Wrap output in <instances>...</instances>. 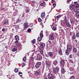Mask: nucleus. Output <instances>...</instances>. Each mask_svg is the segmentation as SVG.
Returning <instances> with one entry per match:
<instances>
[{"mask_svg":"<svg viewBox=\"0 0 79 79\" xmlns=\"http://www.w3.org/2000/svg\"><path fill=\"white\" fill-rule=\"evenodd\" d=\"M60 22L61 23L60 24L62 26H64V25L65 26L68 28V29L71 28V24H69V23L68 22V21L64 22V21H63V20H60Z\"/></svg>","mask_w":79,"mask_h":79,"instance_id":"f257e3e1","label":"nucleus"},{"mask_svg":"<svg viewBox=\"0 0 79 79\" xmlns=\"http://www.w3.org/2000/svg\"><path fill=\"white\" fill-rule=\"evenodd\" d=\"M48 55H46V56L47 57H49L50 56L51 58H55V54H53L52 52H49L48 53Z\"/></svg>","mask_w":79,"mask_h":79,"instance_id":"f03ea898","label":"nucleus"},{"mask_svg":"<svg viewBox=\"0 0 79 79\" xmlns=\"http://www.w3.org/2000/svg\"><path fill=\"white\" fill-rule=\"evenodd\" d=\"M69 35L70 36H72V40L74 41L76 39V34L74 31L73 32H70L69 33Z\"/></svg>","mask_w":79,"mask_h":79,"instance_id":"7ed1b4c3","label":"nucleus"},{"mask_svg":"<svg viewBox=\"0 0 79 79\" xmlns=\"http://www.w3.org/2000/svg\"><path fill=\"white\" fill-rule=\"evenodd\" d=\"M42 64L41 62H38L36 63V64L35 66V69H39Z\"/></svg>","mask_w":79,"mask_h":79,"instance_id":"20e7f679","label":"nucleus"},{"mask_svg":"<svg viewBox=\"0 0 79 79\" xmlns=\"http://www.w3.org/2000/svg\"><path fill=\"white\" fill-rule=\"evenodd\" d=\"M54 39L55 35H54V34L52 33H51L49 35V39L50 40H53Z\"/></svg>","mask_w":79,"mask_h":79,"instance_id":"39448f33","label":"nucleus"},{"mask_svg":"<svg viewBox=\"0 0 79 79\" xmlns=\"http://www.w3.org/2000/svg\"><path fill=\"white\" fill-rule=\"evenodd\" d=\"M48 77L49 79H55V77L53 75V74L49 73L48 75Z\"/></svg>","mask_w":79,"mask_h":79,"instance_id":"423d86ee","label":"nucleus"},{"mask_svg":"<svg viewBox=\"0 0 79 79\" xmlns=\"http://www.w3.org/2000/svg\"><path fill=\"white\" fill-rule=\"evenodd\" d=\"M60 64L63 68L64 66V60L61 59L60 61Z\"/></svg>","mask_w":79,"mask_h":79,"instance_id":"0eeeda50","label":"nucleus"},{"mask_svg":"<svg viewBox=\"0 0 79 79\" xmlns=\"http://www.w3.org/2000/svg\"><path fill=\"white\" fill-rule=\"evenodd\" d=\"M72 46L71 45H68L67 46V49L68 50L69 52H71V50H72Z\"/></svg>","mask_w":79,"mask_h":79,"instance_id":"6e6552de","label":"nucleus"},{"mask_svg":"<svg viewBox=\"0 0 79 79\" xmlns=\"http://www.w3.org/2000/svg\"><path fill=\"white\" fill-rule=\"evenodd\" d=\"M62 17L63 18V20H62V21L65 22V21L66 20V15L65 14L62 15Z\"/></svg>","mask_w":79,"mask_h":79,"instance_id":"1a4fd4ad","label":"nucleus"},{"mask_svg":"<svg viewBox=\"0 0 79 79\" xmlns=\"http://www.w3.org/2000/svg\"><path fill=\"white\" fill-rule=\"evenodd\" d=\"M42 59V56L41 55L39 54L38 55V61H40Z\"/></svg>","mask_w":79,"mask_h":79,"instance_id":"9d476101","label":"nucleus"},{"mask_svg":"<svg viewBox=\"0 0 79 79\" xmlns=\"http://www.w3.org/2000/svg\"><path fill=\"white\" fill-rule=\"evenodd\" d=\"M62 16V15H60L55 17V21H58L60 18H61Z\"/></svg>","mask_w":79,"mask_h":79,"instance_id":"9b49d317","label":"nucleus"},{"mask_svg":"<svg viewBox=\"0 0 79 79\" xmlns=\"http://www.w3.org/2000/svg\"><path fill=\"white\" fill-rule=\"evenodd\" d=\"M45 64H46L45 65L47 67H48L50 66V65L49 63V62H48V61H47V60H46L45 61Z\"/></svg>","mask_w":79,"mask_h":79,"instance_id":"f8f14e48","label":"nucleus"},{"mask_svg":"<svg viewBox=\"0 0 79 79\" xmlns=\"http://www.w3.org/2000/svg\"><path fill=\"white\" fill-rule=\"evenodd\" d=\"M17 46V47L18 48H19L20 50H21L22 49V47H21V44H16Z\"/></svg>","mask_w":79,"mask_h":79,"instance_id":"ddd939ff","label":"nucleus"},{"mask_svg":"<svg viewBox=\"0 0 79 79\" xmlns=\"http://www.w3.org/2000/svg\"><path fill=\"white\" fill-rule=\"evenodd\" d=\"M60 32H59V33H60V35H63V34H64V30H60Z\"/></svg>","mask_w":79,"mask_h":79,"instance_id":"4468645a","label":"nucleus"},{"mask_svg":"<svg viewBox=\"0 0 79 79\" xmlns=\"http://www.w3.org/2000/svg\"><path fill=\"white\" fill-rule=\"evenodd\" d=\"M40 45L42 47H45V44L42 42H41L40 43Z\"/></svg>","mask_w":79,"mask_h":79,"instance_id":"2eb2a0df","label":"nucleus"},{"mask_svg":"<svg viewBox=\"0 0 79 79\" xmlns=\"http://www.w3.org/2000/svg\"><path fill=\"white\" fill-rule=\"evenodd\" d=\"M58 53L60 55H63V53H62V50L61 49V48H60L59 49V50L58 52Z\"/></svg>","mask_w":79,"mask_h":79,"instance_id":"dca6fc26","label":"nucleus"},{"mask_svg":"<svg viewBox=\"0 0 79 79\" xmlns=\"http://www.w3.org/2000/svg\"><path fill=\"white\" fill-rule=\"evenodd\" d=\"M34 74L35 75V76H39V74H40V72L36 71L35 72Z\"/></svg>","mask_w":79,"mask_h":79,"instance_id":"f3484780","label":"nucleus"},{"mask_svg":"<svg viewBox=\"0 0 79 79\" xmlns=\"http://www.w3.org/2000/svg\"><path fill=\"white\" fill-rule=\"evenodd\" d=\"M46 5V3H45L44 1H43V2L40 4V6H45Z\"/></svg>","mask_w":79,"mask_h":79,"instance_id":"a211bd4d","label":"nucleus"},{"mask_svg":"<svg viewBox=\"0 0 79 79\" xmlns=\"http://www.w3.org/2000/svg\"><path fill=\"white\" fill-rule=\"evenodd\" d=\"M62 69H61V73L62 74H64L65 72H66V70H64V69L61 68Z\"/></svg>","mask_w":79,"mask_h":79,"instance_id":"6ab92c4d","label":"nucleus"},{"mask_svg":"<svg viewBox=\"0 0 79 79\" xmlns=\"http://www.w3.org/2000/svg\"><path fill=\"white\" fill-rule=\"evenodd\" d=\"M73 52H77V48L75 47L73 48Z\"/></svg>","mask_w":79,"mask_h":79,"instance_id":"aec40b11","label":"nucleus"},{"mask_svg":"<svg viewBox=\"0 0 79 79\" xmlns=\"http://www.w3.org/2000/svg\"><path fill=\"white\" fill-rule=\"evenodd\" d=\"M45 14L44 12H43L41 14V18L43 19V18H45Z\"/></svg>","mask_w":79,"mask_h":79,"instance_id":"412c9836","label":"nucleus"},{"mask_svg":"<svg viewBox=\"0 0 79 79\" xmlns=\"http://www.w3.org/2000/svg\"><path fill=\"white\" fill-rule=\"evenodd\" d=\"M24 26L26 28H27L28 27V23L27 22L24 23Z\"/></svg>","mask_w":79,"mask_h":79,"instance_id":"4be33fe9","label":"nucleus"},{"mask_svg":"<svg viewBox=\"0 0 79 79\" xmlns=\"http://www.w3.org/2000/svg\"><path fill=\"white\" fill-rule=\"evenodd\" d=\"M12 51H13V52H16V51H17V47L16 46H14V48L12 49Z\"/></svg>","mask_w":79,"mask_h":79,"instance_id":"5701e85b","label":"nucleus"},{"mask_svg":"<svg viewBox=\"0 0 79 79\" xmlns=\"http://www.w3.org/2000/svg\"><path fill=\"white\" fill-rule=\"evenodd\" d=\"M52 71L53 72V74H55L56 73V68H52Z\"/></svg>","mask_w":79,"mask_h":79,"instance_id":"b1692460","label":"nucleus"},{"mask_svg":"<svg viewBox=\"0 0 79 79\" xmlns=\"http://www.w3.org/2000/svg\"><path fill=\"white\" fill-rule=\"evenodd\" d=\"M15 40H19V36L16 35L15 36Z\"/></svg>","mask_w":79,"mask_h":79,"instance_id":"393cba45","label":"nucleus"},{"mask_svg":"<svg viewBox=\"0 0 79 79\" xmlns=\"http://www.w3.org/2000/svg\"><path fill=\"white\" fill-rule=\"evenodd\" d=\"M58 63V61L57 60H55L53 62V64L54 66H56Z\"/></svg>","mask_w":79,"mask_h":79,"instance_id":"a878e982","label":"nucleus"},{"mask_svg":"<svg viewBox=\"0 0 79 79\" xmlns=\"http://www.w3.org/2000/svg\"><path fill=\"white\" fill-rule=\"evenodd\" d=\"M68 51H69L68 49H67L65 51L66 55L67 56H69V52H68Z\"/></svg>","mask_w":79,"mask_h":79,"instance_id":"bb28decb","label":"nucleus"},{"mask_svg":"<svg viewBox=\"0 0 79 79\" xmlns=\"http://www.w3.org/2000/svg\"><path fill=\"white\" fill-rule=\"evenodd\" d=\"M79 8V3H77L76 4V6L75 7V9H77V8Z\"/></svg>","mask_w":79,"mask_h":79,"instance_id":"cd10ccee","label":"nucleus"},{"mask_svg":"<svg viewBox=\"0 0 79 79\" xmlns=\"http://www.w3.org/2000/svg\"><path fill=\"white\" fill-rule=\"evenodd\" d=\"M42 38L40 37H39L37 38V40L38 41H40H40L42 40Z\"/></svg>","mask_w":79,"mask_h":79,"instance_id":"c85d7f7f","label":"nucleus"},{"mask_svg":"<svg viewBox=\"0 0 79 79\" xmlns=\"http://www.w3.org/2000/svg\"><path fill=\"white\" fill-rule=\"evenodd\" d=\"M51 27L53 31H56V27H54V26Z\"/></svg>","mask_w":79,"mask_h":79,"instance_id":"c756f323","label":"nucleus"},{"mask_svg":"<svg viewBox=\"0 0 79 79\" xmlns=\"http://www.w3.org/2000/svg\"><path fill=\"white\" fill-rule=\"evenodd\" d=\"M38 55H36V56H34V58L35 59V60H38Z\"/></svg>","mask_w":79,"mask_h":79,"instance_id":"7c9ffc66","label":"nucleus"},{"mask_svg":"<svg viewBox=\"0 0 79 79\" xmlns=\"http://www.w3.org/2000/svg\"><path fill=\"white\" fill-rule=\"evenodd\" d=\"M56 70L57 71V72H59V71H60V68L59 67H56Z\"/></svg>","mask_w":79,"mask_h":79,"instance_id":"2f4dec72","label":"nucleus"},{"mask_svg":"<svg viewBox=\"0 0 79 79\" xmlns=\"http://www.w3.org/2000/svg\"><path fill=\"white\" fill-rule=\"evenodd\" d=\"M77 16L78 19H79V12H77L76 14Z\"/></svg>","mask_w":79,"mask_h":79,"instance_id":"473e14b6","label":"nucleus"},{"mask_svg":"<svg viewBox=\"0 0 79 79\" xmlns=\"http://www.w3.org/2000/svg\"><path fill=\"white\" fill-rule=\"evenodd\" d=\"M18 71H19V70L18 69H14V71L15 73H18Z\"/></svg>","mask_w":79,"mask_h":79,"instance_id":"72a5a7b5","label":"nucleus"},{"mask_svg":"<svg viewBox=\"0 0 79 79\" xmlns=\"http://www.w3.org/2000/svg\"><path fill=\"white\" fill-rule=\"evenodd\" d=\"M31 42L32 44H35V39H33V40L31 41Z\"/></svg>","mask_w":79,"mask_h":79,"instance_id":"f704fd0d","label":"nucleus"},{"mask_svg":"<svg viewBox=\"0 0 79 79\" xmlns=\"http://www.w3.org/2000/svg\"><path fill=\"white\" fill-rule=\"evenodd\" d=\"M38 21L39 23H40V22H42V19L40 18H38Z\"/></svg>","mask_w":79,"mask_h":79,"instance_id":"c9c22d12","label":"nucleus"},{"mask_svg":"<svg viewBox=\"0 0 79 79\" xmlns=\"http://www.w3.org/2000/svg\"><path fill=\"white\" fill-rule=\"evenodd\" d=\"M63 30H64V33H66H66H67V31H68V30L65 29V28H64Z\"/></svg>","mask_w":79,"mask_h":79,"instance_id":"e433bc0d","label":"nucleus"},{"mask_svg":"<svg viewBox=\"0 0 79 79\" xmlns=\"http://www.w3.org/2000/svg\"><path fill=\"white\" fill-rule=\"evenodd\" d=\"M19 74L20 76H23V73L22 72H19Z\"/></svg>","mask_w":79,"mask_h":79,"instance_id":"4c0bfd02","label":"nucleus"},{"mask_svg":"<svg viewBox=\"0 0 79 79\" xmlns=\"http://www.w3.org/2000/svg\"><path fill=\"white\" fill-rule=\"evenodd\" d=\"M40 35L41 37H44V35H43V34L42 33H41L40 34Z\"/></svg>","mask_w":79,"mask_h":79,"instance_id":"58836bf2","label":"nucleus"},{"mask_svg":"<svg viewBox=\"0 0 79 79\" xmlns=\"http://www.w3.org/2000/svg\"><path fill=\"white\" fill-rule=\"evenodd\" d=\"M34 61H33L32 60H31V59H30L29 61V63H33Z\"/></svg>","mask_w":79,"mask_h":79,"instance_id":"ea45409f","label":"nucleus"},{"mask_svg":"<svg viewBox=\"0 0 79 79\" xmlns=\"http://www.w3.org/2000/svg\"><path fill=\"white\" fill-rule=\"evenodd\" d=\"M76 36L77 37H79V33H77L76 34Z\"/></svg>","mask_w":79,"mask_h":79,"instance_id":"a19ab883","label":"nucleus"},{"mask_svg":"<svg viewBox=\"0 0 79 79\" xmlns=\"http://www.w3.org/2000/svg\"><path fill=\"white\" fill-rule=\"evenodd\" d=\"M26 64V63H22V67H24Z\"/></svg>","mask_w":79,"mask_h":79,"instance_id":"79ce46f5","label":"nucleus"},{"mask_svg":"<svg viewBox=\"0 0 79 79\" xmlns=\"http://www.w3.org/2000/svg\"><path fill=\"white\" fill-rule=\"evenodd\" d=\"M30 27H33V26H34V24L33 23H30Z\"/></svg>","mask_w":79,"mask_h":79,"instance_id":"37998d69","label":"nucleus"},{"mask_svg":"<svg viewBox=\"0 0 79 79\" xmlns=\"http://www.w3.org/2000/svg\"><path fill=\"white\" fill-rule=\"evenodd\" d=\"M70 20L71 23L72 24L74 23V21H73V19H70Z\"/></svg>","mask_w":79,"mask_h":79,"instance_id":"c03bdc74","label":"nucleus"},{"mask_svg":"<svg viewBox=\"0 0 79 79\" xmlns=\"http://www.w3.org/2000/svg\"><path fill=\"white\" fill-rule=\"evenodd\" d=\"M23 60V61H26V57H24Z\"/></svg>","mask_w":79,"mask_h":79,"instance_id":"a18cd8bd","label":"nucleus"},{"mask_svg":"<svg viewBox=\"0 0 79 79\" xmlns=\"http://www.w3.org/2000/svg\"><path fill=\"white\" fill-rule=\"evenodd\" d=\"M3 24L4 25H7L8 24V22H5Z\"/></svg>","mask_w":79,"mask_h":79,"instance_id":"49530a36","label":"nucleus"},{"mask_svg":"<svg viewBox=\"0 0 79 79\" xmlns=\"http://www.w3.org/2000/svg\"><path fill=\"white\" fill-rule=\"evenodd\" d=\"M15 44H19L18 43V40H16V41H15Z\"/></svg>","mask_w":79,"mask_h":79,"instance_id":"de8ad7c7","label":"nucleus"},{"mask_svg":"<svg viewBox=\"0 0 79 79\" xmlns=\"http://www.w3.org/2000/svg\"><path fill=\"white\" fill-rule=\"evenodd\" d=\"M27 31L28 32H31V29H28L27 30Z\"/></svg>","mask_w":79,"mask_h":79,"instance_id":"09e8293b","label":"nucleus"},{"mask_svg":"<svg viewBox=\"0 0 79 79\" xmlns=\"http://www.w3.org/2000/svg\"><path fill=\"white\" fill-rule=\"evenodd\" d=\"M70 79H74V77L73 76H72L70 77Z\"/></svg>","mask_w":79,"mask_h":79,"instance_id":"8fccbe9b","label":"nucleus"},{"mask_svg":"<svg viewBox=\"0 0 79 79\" xmlns=\"http://www.w3.org/2000/svg\"><path fill=\"white\" fill-rule=\"evenodd\" d=\"M26 11V13H29V10H25Z\"/></svg>","mask_w":79,"mask_h":79,"instance_id":"3c124183","label":"nucleus"},{"mask_svg":"<svg viewBox=\"0 0 79 79\" xmlns=\"http://www.w3.org/2000/svg\"><path fill=\"white\" fill-rule=\"evenodd\" d=\"M73 6L72 4L70 5V6H69V8H71L72 7V6Z\"/></svg>","mask_w":79,"mask_h":79,"instance_id":"603ef678","label":"nucleus"},{"mask_svg":"<svg viewBox=\"0 0 79 79\" xmlns=\"http://www.w3.org/2000/svg\"><path fill=\"white\" fill-rule=\"evenodd\" d=\"M31 2L33 4H34L35 3V1H32Z\"/></svg>","mask_w":79,"mask_h":79,"instance_id":"864d4df0","label":"nucleus"},{"mask_svg":"<svg viewBox=\"0 0 79 79\" xmlns=\"http://www.w3.org/2000/svg\"><path fill=\"white\" fill-rule=\"evenodd\" d=\"M76 47H77V48H79V45L76 44Z\"/></svg>","mask_w":79,"mask_h":79,"instance_id":"5fc2aeb1","label":"nucleus"},{"mask_svg":"<svg viewBox=\"0 0 79 79\" xmlns=\"http://www.w3.org/2000/svg\"><path fill=\"white\" fill-rule=\"evenodd\" d=\"M53 6L54 7H55V6H56V3H53L52 4Z\"/></svg>","mask_w":79,"mask_h":79,"instance_id":"6e6d98bb","label":"nucleus"},{"mask_svg":"<svg viewBox=\"0 0 79 79\" xmlns=\"http://www.w3.org/2000/svg\"><path fill=\"white\" fill-rule=\"evenodd\" d=\"M6 29H5V28H3L2 29V31H3V32H5V31Z\"/></svg>","mask_w":79,"mask_h":79,"instance_id":"4d7b16f0","label":"nucleus"},{"mask_svg":"<svg viewBox=\"0 0 79 79\" xmlns=\"http://www.w3.org/2000/svg\"><path fill=\"white\" fill-rule=\"evenodd\" d=\"M20 21H21V19H19L17 20V23H18V22H20Z\"/></svg>","mask_w":79,"mask_h":79,"instance_id":"13d9d810","label":"nucleus"},{"mask_svg":"<svg viewBox=\"0 0 79 79\" xmlns=\"http://www.w3.org/2000/svg\"><path fill=\"white\" fill-rule=\"evenodd\" d=\"M40 53H41L42 55L44 54V51H40Z\"/></svg>","mask_w":79,"mask_h":79,"instance_id":"bf43d9fd","label":"nucleus"},{"mask_svg":"<svg viewBox=\"0 0 79 79\" xmlns=\"http://www.w3.org/2000/svg\"><path fill=\"white\" fill-rule=\"evenodd\" d=\"M69 58H72V54H71L69 56Z\"/></svg>","mask_w":79,"mask_h":79,"instance_id":"052dcab7","label":"nucleus"},{"mask_svg":"<svg viewBox=\"0 0 79 79\" xmlns=\"http://www.w3.org/2000/svg\"><path fill=\"white\" fill-rule=\"evenodd\" d=\"M42 73H43L44 72V67H43V68H42Z\"/></svg>","mask_w":79,"mask_h":79,"instance_id":"680f3d73","label":"nucleus"},{"mask_svg":"<svg viewBox=\"0 0 79 79\" xmlns=\"http://www.w3.org/2000/svg\"><path fill=\"white\" fill-rule=\"evenodd\" d=\"M72 0H67V2H68V3H69V2H70V1Z\"/></svg>","mask_w":79,"mask_h":79,"instance_id":"e2e57ef3","label":"nucleus"},{"mask_svg":"<svg viewBox=\"0 0 79 79\" xmlns=\"http://www.w3.org/2000/svg\"><path fill=\"white\" fill-rule=\"evenodd\" d=\"M30 59L32 60L33 61H34V58L33 57H31Z\"/></svg>","mask_w":79,"mask_h":79,"instance_id":"0e129e2a","label":"nucleus"},{"mask_svg":"<svg viewBox=\"0 0 79 79\" xmlns=\"http://www.w3.org/2000/svg\"><path fill=\"white\" fill-rule=\"evenodd\" d=\"M43 48H42V47H40V48H39V49L40 50H42V49H43Z\"/></svg>","mask_w":79,"mask_h":79,"instance_id":"69168bd1","label":"nucleus"},{"mask_svg":"<svg viewBox=\"0 0 79 79\" xmlns=\"http://www.w3.org/2000/svg\"><path fill=\"white\" fill-rule=\"evenodd\" d=\"M70 61L71 62V63H73V60H70Z\"/></svg>","mask_w":79,"mask_h":79,"instance_id":"338daca9","label":"nucleus"},{"mask_svg":"<svg viewBox=\"0 0 79 79\" xmlns=\"http://www.w3.org/2000/svg\"><path fill=\"white\" fill-rule=\"evenodd\" d=\"M77 55H78V56H79V52H78L77 53Z\"/></svg>","mask_w":79,"mask_h":79,"instance_id":"774afa93","label":"nucleus"}]
</instances>
